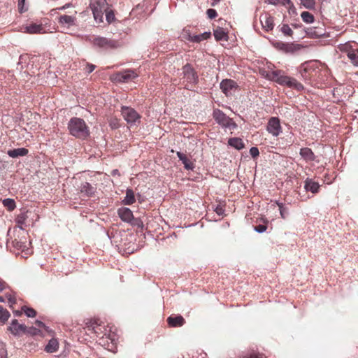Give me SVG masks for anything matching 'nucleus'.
<instances>
[{
	"label": "nucleus",
	"instance_id": "f257e3e1",
	"mask_svg": "<svg viewBox=\"0 0 358 358\" xmlns=\"http://www.w3.org/2000/svg\"><path fill=\"white\" fill-rule=\"evenodd\" d=\"M272 64H267L266 66L259 68V72L263 77L275 82L282 87L294 88L295 90H303V86L296 78L287 76L282 70H275Z\"/></svg>",
	"mask_w": 358,
	"mask_h": 358
},
{
	"label": "nucleus",
	"instance_id": "f03ea898",
	"mask_svg": "<svg viewBox=\"0 0 358 358\" xmlns=\"http://www.w3.org/2000/svg\"><path fill=\"white\" fill-rule=\"evenodd\" d=\"M325 68L317 61H310L303 64L299 70L301 77L305 81L315 87L320 88L317 85L322 76V72L325 73Z\"/></svg>",
	"mask_w": 358,
	"mask_h": 358
},
{
	"label": "nucleus",
	"instance_id": "7ed1b4c3",
	"mask_svg": "<svg viewBox=\"0 0 358 358\" xmlns=\"http://www.w3.org/2000/svg\"><path fill=\"white\" fill-rule=\"evenodd\" d=\"M69 129L71 134L80 138H85L90 134L89 129L83 119L73 117L69 122Z\"/></svg>",
	"mask_w": 358,
	"mask_h": 358
},
{
	"label": "nucleus",
	"instance_id": "20e7f679",
	"mask_svg": "<svg viewBox=\"0 0 358 358\" xmlns=\"http://www.w3.org/2000/svg\"><path fill=\"white\" fill-rule=\"evenodd\" d=\"M110 6L106 0H90V8L92 11L96 22L100 23L103 21V15Z\"/></svg>",
	"mask_w": 358,
	"mask_h": 358
},
{
	"label": "nucleus",
	"instance_id": "39448f33",
	"mask_svg": "<svg viewBox=\"0 0 358 358\" xmlns=\"http://www.w3.org/2000/svg\"><path fill=\"white\" fill-rule=\"evenodd\" d=\"M138 76V74L135 71L127 69L112 74L110 80L114 83H128Z\"/></svg>",
	"mask_w": 358,
	"mask_h": 358
},
{
	"label": "nucleus",
	"instance_id": "423d86ee",
	"mask_svg": "<svg viewBox=\"0 0 358 358\" xmlns=\"http://www.w3.org/2000/svg\"><path fill=\"white\" fill-rule=\"evenodd\" d=\"M182 83L187 84H195L198 81L197 73L189 64H185L182 67Z\"/></svg>",
	"mask_w": 358,
	"mask_h": 358
},
{
	"label": "nucleus",
	"instance_id": "0eeeda50",
	"mask_svg": "<svg viewBox=\"0 0 358 358\" xmlns=\"http://www.w3.org/2000/svg\"><path fill=\"white\" fill-rule=\"evenodd\" d=\"M93 43L94 45L103 48L105 49L108 48H116L120 44L117 41L108 39L104 37H95L93 39Z\"/></svg>",
	"mask_w": 358,
	"mask_h": 358
},
{
	"label": "nucleus",
	"instance_id": "6e6552de",
	"mask_svg": "<svg viewBox=\"0 0 358 358\" xmlns=\"http://www.w3.org/2000/svg\"><path fill=\"white\" fill-rule=\"evenodd\" d=\"M213 117L218 124L223 127H231V125L235 126V123L233 122L232 120L219 109L214 110Z\"/></svg>",
	"mask_w": 358,
	"mask_h": 358
},
{
	"label": "nucleus",
	"instance_id": "1a4fd4ad",
	"mask_svg": "<svg viewBox=\"0 0 358 358\" xmlns=\"http://www.w3.org/2000/svg\"><path fill=\"white\" fill-rule=\"evenodd\" d=\"M121 112L124 119L128 123H134L137 120L140 118V115L132 108L123 106L122 107Z\"/></svg>",
	"mask_w": 358,
	"mask_h": 358
},
{
	"label": "nucleus",
	"instance_id": "9d476101",
	"mask_svg": "<svg viewBox=\"0 0 358 358\" xmlns=\"http://www.w3.org/2000/svg\"><path fill=\"white\" fill-rule=\"evenodd\" d=\"M118 215L120 219L127 222H129L131 224H137L138 220L134 219L132 211L128 208H121L117 211Z\"/></svg>",
	"mask_w": 358,
	"mask_h": 358
},
{
	"label": "nucleus",
	"instance_id": "9b49d317",
	"mask_svg": "<svg viewBox=\"0 0 358 358\" xmlns=\"http://www.w3.org/2000/svg\"><path fill=\"white\" fill-rule=\"evenodd\" d=\"M77 17L74 15H62L58 18L59 24L65 28L76 25Z\"/></svg>",
	"mask_w": 358,
	"mask_h": 358
},
{
	"label": "nucleus",
	"instance_id": "f8f14e48",
	"mask_svg": "<svg viewBox=\"0 0 358 358\" xmlns=\"http://www.w3.org/2000/svg\"><path fill=\"white\" fill-rule=\"evenodd\" d=\"M267 130L275 136L279 135L281 131L280 121L277 117H271L268 123Z\"/></svg>",
	"mask_w": 358,
	"mask_h": 358
},
{
	"label": "nucleus",
	"instance_id": "ddd939ff",
	"mask_svg": "<svg viewBox=\"0 0 358 358\" xmlns=\"http://www.w3.org/2000/svg\"><path fill=\"white\" fill-rule=\"evenodd\" d=\"M8 330L14 336H20L21 333H25L27 327L24 324H19L17 320H13L10 325L8 327Z\"/></svg>",
	"mask_w": 358,
	"mask_h": 358
},
{
	"label": "nucleus",
	"instance_id": "4468645a",
	"mask_svg": "<svg viewBox=\"0 0 358 358\" xmlns=\"http://www.w3.org/2000/svg\"><path fill=\"white\" fill-rule=\"evenodd\" d=\"M260 22L262 25V27L266 30L270 31L273 29L274 23H273V17L271 16L268 13H265L260 16Z\"/></svg>",
	"mask_w": 358,
	"mask_h": 358
},
{
	"label": "nucleus",
	"instance_id": "2eb2a0df",
	"mask_svg": "<svg viewBox=\"0 0 358 358\" xmlns=\"http://www.w3.org/2000/svg\"><path fill=\"white\" fill-rule=\"evenodd\" d=\"M169 327H180L185 324V320L182 315L170 316L166 320Z\"/></svg>",
	"mask_w": 358,
	"mask_h": 358
},
{
	"label": "nucleus",
	"instance_id": "dca6fc26",
	"mask_svg": "<svg viewBox=\"0 0 358 358\" xmlns=\"http://www.w3.org/2000/svg\"><path fill=\"white\" fill-rule=\"evenodd\" d=\"M24 29V32L30 34H42L45 32L44 27L41 24L31 23L27 25Z\"/></svg>",
	"mask_w": 358,
	"mask_h": 358
},
{
	"label": "nucleus",
	"instance_id": "f3484780",
	"mask_svg": "<svg viewBox=\"0 0 358 358\" xmlns=\"http://www.w3.org/2000/svg\"><path fill=\"white\" fill-rule=\"evenodd\" d=\"M28 153V150L24 148L9 150L8 155L12 158H16L21 156H25Z\"/></svg>",
	"mask_w": 358,
	"mask_h": 358
},
{
	"label": "nucleus",
	"instance_id": "a211bd4d",
	"mask_svg": "<svg viewBox=\"0 0 358 358\" xmlns=\"http://www.w3.org/2000/svg\"><path fill=\"white\" fill-rule=\"evenodd\" d=\"M300 155L306 160V161H313L315 160V155L311 149L308 148H303L300 150Z\"/></svg>",
	"mask_w": 358,
	"mask_h": 358
},
{
	"label": "nucleus",
	"instance_id": "6ab92c4d",
	"mask_svg": "<svg viewBox=\"0 0 358 358\" xmlns=\"http://www.w3.org/2000/svg\"><path fill=\"white\" fill-rule=\"evenodd\" d=\"M304 187L307 191H310L312 193H316L318 192L320 185L317 182H315L312 180L307 179L305 181Z\"/></svg>",
	"mask_w": 358,
	"mask_h": 358
},
{
	"label": "nucleus",
	"instance_id": "aec40b11",
	"mask_svg": "<svg viewBox=\"0 0 358 358\" xmlns=\"http://www.w3.org/2000/svg\"><path fill=\"white\" fill-rule=\"evenodd\" d=\"M177 155L180 160L182 161V164H184V167L187 170H192L194 168L193 164L190 162L189 159H187L186 155L180 152H177Z\"/></svg>",
	"mask_w": 358,
	"mask_h": 358
},
{
	"label": "nucleus",
	"instance_id": "412c9836",
	"mask_svg": "<svg viewBox=\"0 0 358 358\" xmlns=\"http://www.w3.org/2000/svg\"><path fill=\"white\" fill-rule=\"evenodd\" d=\"M59 347V343L57 339L52 338L49 341L48 345L45 348V350L47 352L52 353L57 350Z\"/></svg>",
	"mask_w": 358,
	"mask_h": 358
},
{
	"label": "nucleus",
	"instance_id": "4be33fe9",
	"mask_svg": "<svg viewBox=\"0 0 358 358\" xmlns=\"http://www.w3.org/2000/svg\"><path fill=\"white\" fill-rule=\"evenodd\" d=\"M357 45V44L355 43L354 45H353L351 43L348 42V43H346L345 44H341L340 45L339 48H340L341 51L346 52L347 55L348 57L349 56V52L352 53L355 51H356V50L357 48H355V46Z\"/></svg>",
	"mask_w": 358,
	"mask_h": 358
},
{
	"label": "nucleus",
	"instance_id": "5701e85b",
	"mask_svg": "<svg viewBox=\"0 0 358 358\" xmlns=\"http://www.w3.org/2000/svg\"><path fill=\"white\" fill-rule=\"evenodd\" d=\"M80 191L87 196H92L94 193L95 188L89 182H85L81 185Z\"/></svg>",
	"mask_w": 358,
	"mask_h": 358
},
{
	"label": "nucleus",
	"instance_id": "b1692460",
	"mask_svg": "<svg viewBox=\"0 0 358 358\" xmlns=\"http://www.w3.org/2000/svg\"><path fill=\"white\" fill-rule=\"evenodd\" d=\"M236 88V83L231 79H226L220 83L221 90H233Z\"/></svg>",
	"mask_w": 358,
	"mask_h": 358
},
{
	"label": "nucleus",
	"instance_id": "393cba45",
	"mask_svg": "<svg viewBox=\"0 0 358 358\" xmlns=\"http://www.w3.org/2000/svg\"><path fill=\"white\" fill-rule=\"evenodd\" d=\"M213 34L216 41L227 40V33L220 27H217L215 29Z\"/></svg>",
	"mask_w": 358,
	"mask_h": 358
},
{
	"label": "nucleus",
	"instance_id": "a878e982",
	"mask_svg": "<svg viewBox=\"0 0 358 358\" xmlns=\"http://www.w3.org/2000/svg\"><path fill=\"white\" fill-rule=\"evenodd\" d=\"M228 143L229 145L236 148L237 150H241L244 147L242 140L239 138H229Z\"/></svg>",
	"mask_w": 358,
	"mask_h": 358
},
{
	"label": "nucleus",
	"instance_id": "bb28decb",
	"mask_svg": "<svg viewBox=\"0 0 358 358\" xmlns=\"http://www.w3.org/2000/svg\"><path fill=\"white\" fill-rule=\"evenodd\" d=\"M135 201L134 193L132 189H128L126 192V196L123 200V202L126 205H131Z\"/></svg>",
	"mask_w": 358,
	"mask_h": 358
},
{
	"label": "nucleus",
	"instance_id": "cd10ccee",
	"mask_svg": "<svg viewBox=\"0 0 358 358\" xmlns=\"http://www.w3.org/2000/svg\"><path fill=\"white\" fill-rule=\"evenodd\" d=\"M330 94H327V96L328 99H330V95L332 96L331 101L333 102H340L341 101V93L343 92V91H329Z\"/></svg>",
	"mask_w": 358,
	"mask_h": 358
},
{
	"label": "nucleus",
	"instance_id": "c85d7f7f",
	"mask_svg": "<svg viewBox=\"0 0 358 358\" xmlns=\"http://www.w3.org/2000/svg\"><path fill=\"white\" fill-rule=\"evenodd\" d=\"M303 21L306 23H312L314 21V16L308 11H303L301 14Z\"/></svg>",
	"mask_w": 358,
	"mask_h": 358
},
{
	"label": "nucleus",
	"instance_id": "c756f323",
	"mask_svg": "<svg viewBox=\"0 0 358 358\" xmlns=\"http://www.w3.org/2000/svg\"><path fill=\"white\" fill-rule=\"evenodd\" d=\"M265 3L272 5L287 6L292 3L290 0H265Z\"/></svg>",
	"mask_w": 358,
	"mask_h": 358
},
{
	"label": "nucleus",
	"instance_id": "7c9ffc66",
	"mask_svg": "<svg viewBox=\"0 0 358 358\" xmlns=\"http://www.w3.org/2000/svg\"><path fill=\"white\" fill-rule=\"evenodd\" d=\"M10 317L9 312L0 306V322H6Z\"/></svg>",
	"mask_w": 358,
	"mask_h": 358
},
{
	"label": "nucleus",
	"instance_id": "2f4dec72",
	"mask_svg": "<svg viewBox=\"0 0 358 358\" xmlns=\"http://www.w3.org/2000/svg\"><path fill=\"white\" fill-rule=\"evenodd\" d=\"M22 310L25 313L28 317H34L36 315V311L32 308L22 306Z\"/></svg>",
	"mask_w": 358,
	"mask_h": 358
},
{
	"label": "nucleus",
	"instance_id": "473e14b6",
	"mask_svg": "<svg viewBox=\"0 0 358 358\" xmlns=\"http://www.w3.org/2000/svg\"><path fill=\"white\" fill-rule=\"evenodd\" d=\"M348 57L353 65L358 66V48L352 53L349 52Z\"/></svg>",
	"mask_w": 358,
	"mask_h": 358
},
{
	"label": "nucleus",
	"instance_id": "72a5a7b5",
	"mask_svg": "<svg viewBox=\"0 0 358 358\" xmlns=\"http://www.w3.org/2000/svg\"><path fill=\"white\" fill-rule=\"evenodd\" d=\"M3 203L9 210H13L15 208V202L13 199H6L3 201Z\"/></svg>",
	"mask_w": 358,
	"mask_h": 358
},
{
	"label": "nucleus",
	"instance_id": "f704fd0d",
	"mask_svg": "<svg viewBox=\"0 0 358 358\" xmlns=\"http://www.w3.org/2000/svg\"><path fill=\"white\" fill-rule=\"evenodd\" d=\"M104 14H106V18L108 23H111L115 20V13L113 10L110 9V7H109V9L106 11Z\"/></svg>",
	"mask_w": 358,
	"mask_h": 358
},
{
	"label": "nucleus",
	"instance_id": "c9c22d12",
	"mask_svg": "<svg viewBox=\"0 0 358 358\" xmlns=\"http://www.w3.org/2000/svg\"><path fill=\"white\" fill-rule=\"evenodd\" d=\"M243 358H266L264 355L257 352H250L249 353L245 354Z\"/></svg>",
	"mask_w": 358,
	"mask_h": 358
},
{
	"label": "nucleus",
	"instance_id": "e433bc0d",
	"mask_svg": "<svg viewBox=\"0 0 358 358\" xmlns=\"http://www.w3.org/2000/svg\"><path fill=\"white\" fill-rule=\"evenodd\" d=\"M281 31L286 36H291L293 34V31L288 24H282Z\"/></svg>",
	"mask_w": 358,
	"mask_h": 358
},
{
	"label": "nucleus",
	"instance_id": "4c0bfd02",
	"mask_svg": "<svg viewBox=\"0 0 358 358\" xmlns=\"http://www.w3.org/2000/svg\"><path fill=\"white\" fill-rule=\"evenodd\" d=\"M25 334H29L31 336H36V335H39L41 334V331L36 327H31L27 328V331H26Z\"/></svg>",
	"mask_w": 358,
	"mask_h": 358
},
{
	"label": "nucleus",
	"instance_id": "58836bf2",
	"mask_svg": "<svg viewBox=\"0 0 358 358\" xmlns=\"http://www.w3.org/2000/svg\"><path fill=\"white\" fill-rule=\"evenodd\" d=\"M301 3L306 8H311L315 5V1L314 0H301Z\"/></svg>",
	"mask_w": 358,
	"mask_h": 358
},
{
	"label": "nucleus",
	"instance_id": "ea45409f",
	"mask_svg": "<svg viewBox=\"0 0 358 358\" xmlns=\"http://www.w3.org/2000/svg\"><path fill=\"white\" fill-rule=\"evenodd\" d=\"M188 41L195 43H199L202 41V38L201 37L200 34L194 36L189 35Z\"/></svg>",
	"mask_w": 358,
	"mask_h": 358
},
{
	"label": "nucleus",
	"instance_id": "a19ab883",
	"mask_svg": "<svg viewBox=\"0 0 358 358\" xmlns=\"http://www.w3.org/2000/svg\"><path fill=\"white\" fill-rule=\"evenodd\" d=\"M206 13L210 19H214L217 15L216 10L213 8L208 9Z\"/></svg>",
	"mask_w": 358,
	"mask_h": 358
},
{
	"label": "nucleus",
	"instance_id": "79ce46f5",
	"mask_svg": "<svg viewBox=\"0 0 358 358\" xmlns=\"http://www.w3.org/2000/svg\"><path fill=\"white\" fill-rule=\"evenodd\" d=\"M250 154L251 155V156L255 158V157H257V156H259V150L256 147H252L250 149Z\"/></svg>",
	"mask_w": 358,
	"mask_h": 358
},
{
	"label": "nucleus",
	"instance_id": "37998d69",
	"mask_svg": "<svg viewBox=\"0 0 358 358\" xmlns=\"http://www.w3.org/2000/svg\"><path fill=\"white\" fill-rule=\"evenodd\" d=\"M266 229H267V227L266 225H263V224H259V225L255 227V231H257L258 233H263L266 230Z\"/></svg>",
	"mask_w": 358,
	"mask_h": 358
},
{
	"label": "nucleus",
	"instance_id": "c03bdc74",
	"mask_svg": "<svg viewBox=\"0 0 358 358\" xmlns=\"http://www.w3.org/2000/svg\"><path fill=\"white\" fill-rule=\"evenodd\" d=\"M95 65L92 64H87L86 67L85 68V71L87 73H92L95 69Z\"/></svg>",
	"mask_w": 358,
	"mask_h": 358
},
{
	"label": "nucleus",
	"instance_id": "a18cd8bd",
	"mask_svg": "<svg viewBox=\"0 0 358 358\" xmlns=\"http://www.w3.org/2000/svg\"><path fill=\"white\" fill-rule=\"evenodd\" d=\"M10 306L12 307L13 304L16 303V299L14 296L10 294H6Z\"/></svg>",
	"mask_w": 358,
	"mask_h": 358
},
{
	"label": "nucleus",
	"instance_id": "49530a36",
	"mask_svg": "<svg viewBox=\"0 0 358 358\" xmlns=\"http://www.w3.org/2000/svg\"><path fill=\"white\" fill-rule=\"evenodd\" d=\"M280 213L281 217L282 219H285L286 217V215L287 214V210H286V208L280 206Z\"/></svg>",
	"mask_w": 358,
	"mask_h": 358
},
{
	"label": "nucleus",
	"instance_id": "de8ad7c7",
	"mask_svg": "<svg viewBox=\"0 0 358 358\" xmlns=\"http://www.w3.org/2000/svg\"><path fill=\"white\" fill-rule=\"evenodd\" d=\"M0 358H7V352L4 348V346H2V348L0 350Z\"/></svg>",
	"mask_w": 358,
	"mask_h": 358
},
{
	"label": "nucleus",
	"instance_id": "09e8293b",
	"mask_svg": "<svg viewBox=\"0 0 358 358\" xmlns=\"http://www.w3.org/2000/svg\"><path fill=\"white\" fill-rule=\"evenodd\" d=\"M25 0H18V8L20 13L23 12V7L24 5Z\"/></svg>",
	"mask_w": 358,
	"mask_h": 358
},
{
	"label": "nucleus",
	"instance_id": "8fccbe9b",
	"mask_svg": "<svg viewBox=\"0 0 358 358\" xmlns=\"http://www.w3.org/2000/svg\"><path fill=\"white\" fill-rule=\"evenodd\" d=\"M201 37L202 38V41L206 40L210 37V32H204L202 34H200Z\"/></svg>",
	"mask_w": 358,
	"mask_h": 358
},
{
	"label": "nucleus",
	"instance_id": "3c124183",
	"mask_svg": "<svg viewBox=\"0 0 358 358\" xmlns=\"http://www.w3.org/2000/svg\"><path fill=\"white\" fill-rule=\"evenodd\" d=\"M224 209L220 207V206H217L216 208H215V212L219 215H221L224 213Z\"/></svg>",
	"mask_w": 358,
	"mask_h": 358
},
{
	"label": "nucleus",
	"instance_id": "603ef678",
	"mask_svg": "<svg viewBox=\"0 0 358 358\" xmlns=\"http://www.w3.org/2000/svg\"><path fill=\"white\" fill-rule=\"evenodd\" d=\"M35 324H36L38 327H43V328H45V327H45V324H44L43 322L40 321V320H36V321L35 322Z\"/></svg>",
	"mask_w": 358,
	"mask_h": 358
},
{
	"label": "nucleus",
	"instance_id": "864d4df0",
	"mask_svg": "<svg viewBox=\"0 0 358 358\" xmlns=\"http://www.w3.org/2000/svg\"><path fill=\"white\" fill-rule=\"evenodd\" d=\"M189 35H191L189 32H188L187 30L183 31L182 37L185 39L188 40Z\"/></svg>",
	"mask_w": 358,
	"mask_h": 358
},
{
	"label": "nucleus",
	"instance_id": "5fc2aeb1",
	"mask_svg": "<svg viewBox=\"0 0 358 358\" xmlns=\"http://www.w3.org/2000/svg\"><path fill=\"white\" fill-rule=\"evenodd\" d=\"M6 287V282L0 280V292L3 291Z\"/></svg>",
	"mask_w": 358,
	"mask_h": 358
},
{
	"label": "nucleus",
	"instance_id": "6e6d98bb",
	"mask_svg": "<svg viewBox=\"0 0 358 358\" xmlns=\"http://www.w3.org/2000/svg\"><path fill=\"white\" fill-rule=\"evenodd\" d=\"M14 314L16 316H20L22 315V311L16 310V311L14 312Z\"/></svg>",
	"mask_w": 358,
	"mask_h": 358
},
{
	"label": "nucleus",
	"instance_id": "4d7b16f0",
	"mask_svg": "<svg viewBox=\"0 0 358 358\" xmlns=\"http://www.w3.org/2000/svg\"><path fill=\"white\" fill-rule=\"evenodd\" d=\"M219 1L220 0H213V1L211 3V6H215Z\"/></svg>",
	"mask_w": 358,
	"mask_h": 358
},
{
	"label": "nucleus",
	"instance_id": "13d9d810",
	"mask_svg": "<svg viewBox=\"0 0 358 358\" xmlns=\"http://www.w3.org/2000/svg\"><path fill=\"white\" fill-rule=\"evenodd\" d=\"M276 203L278 206L280 210V206L283 207V204L282 203L276 202Z\"/></svg>",
	"mask_w": 358,
	"mask_h": 358
},
{
	"label": "nucleus",
	"instance_id": "bf43d9fd",
	"mask_svg": "<svg viewBox=\"0 0 358 358\" xmlns=\"http://www.w3.org/2000/svg\"><path fill=\"white\" fill-rule=\"evenodd\" d=\"M3 301H4L3 297L0 296V302H3Z\"/></svg>",
	"mask_w": 358,
	"mask_h": 358
},
{
	"label": "nucleus",
	"instance_id": "052dcab7",
	"mask_svg": "<svg viewBox=\"0 0 358 358\" xmlns=\"http://www.w3.org/2000/svg\"><path fill=\"white\" fill-rule=\"evenodd\" d=\"M36 117H39V115L38 114H35L34 115V118H36Z\"/></svg>",
	"mask_w": 358,
	"mask_h": 358
},
{
	"label": "nucleus",
	"instance_id": "680f3d73",
	"mask_svg": "<svg viewBox=\"0 0 358 358\" xmlns=\"http://www.w3.org/2000/svg\"><path fill=\"white\" fill-rule=\"evenodd\" d=\"M223 92H225V95L227 96V91H223Z\"/></svg>",
	"mask_w": 358,
	"mask_h": 358
}]
</instances>
